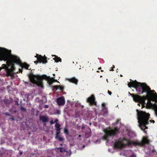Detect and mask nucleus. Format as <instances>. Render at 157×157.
Instances as JSON below:
<instances>
[{
	"label": "nucleus",
	"mask_w": 157,
	"mask_h": 157,
	"mask_svg": "<svg viewBox=\"0 0 157 157\" xmlns=\"http://www.w3.org/2000/svg\"><path fill=\"white\" fill-rule=\"evenodd\" d=\"M35 57H36L37 59L36 61L34 62V63L36 64H37L39 63H47V57L45 56L43 57L41 55H37L35 56Z\"/></svg>",
	"instance_id": "nucleus-9"
},
{
	"label": "nucleus",
	"mask_w": 157,
	"mask_h": 157,
	"mask_svg": "<svg viewBox=\"0 0 157 157\" xmlns=\"http://www.w3.org/2000/svg\"><path fill=\"white\" fill-rule=\"evenodd\" d=\"M101 72H102V71H102V70H101Z\"/></svg>",
	"instance_id": "nucleus-50"
},
{
	"label": "nucleus",
	"mask_w": 157,
	"mask_h": 157,
	"mask_svg": "<svg viewBox=\"0 0 157 157\" xmlns=\"http://www.w3.org/2000/svg\"><path fill=\"white\" fill-rule=\"evenodd\" d=\"M84 128V126H82V129H83Z\"/></svg>",
	"instance_id": "nucleus-42"
},
{
	"label": "nucleus",
	"mask_w": 157,
	"mask_h": 157,
	"mask_svg": "<svg viewBox=\"0 0 157 157\" xmlns=\"http://www.w3.org/2000/svg\"><path fill=\"white\" fill-rule=\"evenodd\" d=\"M129 94L132 97H133V96H134V94H131L129 92Z\"/></svg>",
	"instance_id": "nucleus-35"
},
{
	"label": "nucleus",
	"mask_w": 157,
	"mask_h": 157,
	"mask_svg": "<svg viewBox=\"0 0 157 157\" xmlns=\"http://www.w3.org/2000/svg\"><path fill=\"white\" fill-rule=\"evenodd\" d=\"M155 114H156V116H157V107L155 109Z\"/></svg>",
	"instance_id": "nucleus-33"
},
{
	"label": "nucleus",
	"mask_w": 157,
	"mask_h": 157,
	"mask_svg": "<svg viewBox=\"0 0 157 157\" xmlns=\"http://www.w3.org/2000/svg\"><path fill=\"white\" fill-rule=\"evenodd\" d=\"M101 69V67H99L98 68V70H100Z\"/></svg>",
	"instance_id": "nucleus-44"
},
{
	"label": "nucleus",
	"mask_w": 157,
	"mask_h": 157,
	"mask_svg": "<svg viewBox=\"0 0 157 157\" xmlns=\"http://www.w3.org/2000/svg\"><path fill=\"white\" fill-rule=\"evenodd\" d=\"M21 66L22 68H25L26 69H29V67L30 66L28 64L26 63H22L21 65Z\"/></svg>",
	"instance_id": "nucleus-17"
},
{
	"label": "nucleus",
	"mask_w": 157,
	"mask_h": 157,
	"mask_svg": "<svg viewBox=\"0 0 157 157\" xmlns=\"http://www.w3.org/2000/svg\"><path fill=\"white\" fill-rule=\"evenodd\" d=\"M138 105H139V106L140 105H139V103H138Z\"/></svg>",
	"instance_id": "nucleus-51"
},
{
	"label": "nucleus",
	"mask_w": 157,
	"mask_h": 157,
	"mask_svg": "<svg viewBox=\"0 0 157 157\" xmlns=\"http://www.w3.org/2000/svg\"><path fill=\"white\" fill-rule=\"evenodd\" d=\"M4 114L8 116H10V114L8 112L5 113H4Z\"/></svg>",
	"instance_id": "nucleus-31"
},
{
	"label": "nucleus",
	"mask_w": 157,
	"mask_h": 157,
	"mask_svg": "<svg viewBox=\"0 0 157 157\" xmlns=\"http://www.w3.org/2000/svg\"><path fill=\"white\" fill-rule=\"evenodd\" d=\"M154 94H149V93L148 94H147L146 95H149V96L147 98V99L146 100H144V102H142V108L144 107L145 106H147V107H151L152 105V104L151 102V100L150 98V97H152L154 98L155 101L157 100V99H155L154 96Z\"/></svg>",
	"instance_id": "nucleus-7"
},
{
	"label": "nucleus",
	"mask_w": 157,
	"mask_h": 157,
	"mask_svg": "<svg viewBox=\"0 0 157 157\" xmlns=\"http://www.w3.org/2000/svg\"><path fill=\"white\" fill-rule=\"evenodd\" d=\"M28 77L31 82L41 87H43L42 82V80L43 79H45L50 85L54 82V78H51L50 77H48L45 75L41 76L39 75H35L30 74L28 75Z\"/></svg>",
	"instance_id": "nucleus-2"
},
{
	"label": "nucleus",
	"mask_w": 157,
	"mask_h": 157,
	"mask_svg": "<svg viewBox=\"0 0 157 157\" xmlns=\"http://www.w3.org/2000/svg\"><path fill=\"white\" fill-rule=\"evenodd\" d=\"M149 96V95H146L145 96H144L141 97L139 95L134 94L132 98L134 101L136 102H139L141 104L142 102H144V100H146Z\"/></svg>",
	"instance_id": "nucleus-8"
},
{
	"label": "nucleus",
	"mask_w": 157,
	"mask_h": 157,
	"mask_svg": "<svg viewBox=\"0 0 157 157\" xmlns=\"http://www.w3.org/2000/svg\"><path fill=\"white\" fill-rule=\"evenodd\" d=\"M102 112L103 113V115L105 116L108 114V110L107 108H102Z\"/></svg>",
	"instance_id": "nucleus-18"
},
{
	"label": "nucleus",
	"mask_w": 157,
	"mask_h": 157,
	"mask_svg": "<svg viewBox=\"0 0 157 157\" xmlns=\"http://www.w3.org/2000/svg\"><path fill=\"white\" fill-rule=\"evenodd\" d=\"M108 93L110 95H111L112 94V92L109 90H108Z\"/></svg>",
	"instance_id": "nucleus-37"
},
{
	"label": "nucleus",
	"mask_w": 157,
	"mask_h": 157,
	"mask_svg": "<svg viewBox=\"0 0 157 157\" xmlns=\"http://www.w3.org/2000/svg\"><path fill=\"white\" fill-rule=\"evenodd\" d=\"M104 132L105 134L102 137V139L104 140L108 141L109 137L115 136L119 132V128L116 127L114 129L109 130L106 129H104Z\"/></svg>",
	"instance_id": "nucleus-6"
},
{
	"label": "nucleus",
	"mask_w": 157,
	"mask_h": 157,
	"mask_svg": "<svg viewBox=\"0 0 157 157\" xmlns=\"http://www.w3.org/2000/svg\"><path fill=\"white\" fill-rule=\"evenodd\" d=\"M30 132H29V134H30Z\"/></svg>",
	"instance_id": "nucleus-52"
},
{
	"label": "nucleus",
	"mask_w": 157,
	"mask_h": 157,
	"mask_svg": "<svg viewBox=\"0 0 157 157\" xmlns=\"http://www.w3.org/2000/svg\"><path fill=\"white\" fill-rule=\"evenodd\" d=\"M114 68H115V66H114V65H113V66L111 67V68H112V69H110V71H114V70L113 69Z\"/></svg>",
	"instance_id": "nucleus-32"
},
{
	"label": "nucleus",
	"mask_w": 157,
	"mask_h": 157,
	"mask_svg": "<svg viewBox=\"0 0 157 157\" xmlns=\"http://www.w3.org/2000/svg\"><path fill=\"white\" fill-rule=\"evenodd\" d=\"M7 51V49L3 48L0 47V61L4 60L6 59V57L4 58L5 52Z\"/></svg>",
	"instance_id": "nucleus-11"
},
{
	"label": "nucleus",
	"mask_w": 157,
	"mask_h": 157,
	"mask_svg": "<svg viewBox=\"0 0 157 157\" xmlns=\"http://www.w3.org/2000/svg\"><path fill=\"white\" fill-rule=\"evenodd\" d=\"M50 123L51 124H54V122H53L52 120L50 122Z\"/></svg>",
	"instance_id": "nucleus-34"
},
{
	"label": "nucleus",
	"mask_w": 157,
	"mask_h": 157,
	"mask_svg": "<svg viewBox=\"0 0 157 157\" xmlns=\"http://www.w3.org/2000/svg\"><path fill=\"white\" fill-rule=\"evenodd\" d=\"M121 76L122 77V75H121V76Z\"/></svg>",
	"instance_id": "nucleus-49"
},
{
	"label": "nucleus",
	"mask_w": 157,
	"mask_h": 157,
	"mask_svg": "<svg viewBox=\"0 0 157 157\" xmlns=\"http://www.w3.org/2000/svg\"><path fill=\"white\" fill-rule=\"evenodd\" d=\"M39 119L40 121L43 123L44 125H46V123L49 121V118L47 116H40L39 117Z\"/></svg>",
	"instance_id": "nucleus-13"
},
{
	"label": "nucleus",
	"mask_w": 157,
	"mask_h": 157,
	"mask_svg": "<svg viewBox=\"0 0 157 157\" xmlns=\"http://www.w3.org/2000/svg\"><path fill=\"white\" fill-rule=\"evenodd\" d=\"M57 137L56 138V135L55 138L58 139L59 141H62L64 140V139L63 137H60L59 134L58 135Z\"/></svg>",
	"instance_id": "nucleus-21"
},
{
	"label": "nucleus",
	"mask_w": 157,
	"mask_h": 157,
	"mask_svg": "<svg viewBox=\"0 0 157 157\" xmlns=\"http://www.w3.org/2000/svg\"><path fill=\"white\" fill-rule=\"evenodd\" d=\"M19 72H21V73H22V69H19Z\"/></svg>",
	"instance_id": "nucleus-40"
},
{
	"label": "nucleus",
	"mask_w": 157,
	"mask_h": 157,
	"mask_svg": "<svg viewBox=\"0 0 157 157\" xmlns=\"http://www.w3.org/2000/svg\"><path fill=\"white\" fill-rule=\"evenodd\" d=\"M49 107V106L48 105H45L44 106V108H48Z\"/></svg>",
	"instance_id": "nucleus-36"
},
{
	"label": "nucleus",
	"mask_w": 157,
	"mask_h": 157,
	"mask_svg": "<svg viewBox=\"0 0 157 157\" xmlns=\"http://www.w3.org/2000/svg\"><path fill=\"white\" fill-rule=\"evenodd\" d=\"M54 59L56 62L61 61V59L60 57L56 56H55V57L54 58Z\"/></svg>",
	"instance_id": "nucleus-20"
},
{
	"label": "nucleus",
	"mask_w": 157,
	"mask_h": 157,
	"mask_svg": "<svg viewBox=\"0 0 157 157\" xmlns=\"http://www.w3.org/2000/svg\"><path fill=\"white\" fill-rule=\"evenodd\" d=\"M5 69L6 72V75H11V71L9 70V66L8 64H3L2 67L0 69V71L2 69Z\"/></svg>",
	"instance_id": "nucleus-12"
},
{
	"label": "nucleus",
	"mask_w": 157,
	"mask_h": 157,
	"mask_svg": "<svg viewBox=\"0 0 157 157\" xmlns=\"http://www.w3.org/2000/svg\"><path fill=\"white\" fill-rule=\"evenodd\" d=\"M102 108H106L105 107V104L104 103H103L102 104Z\"/></svg>",
	"instance_id": "nucleus-29"
},
{
	"label": "nucleus",
	"mask_w": 157,
	"mask_h": 157,
	"mask_svg": "<svg viewBox=\"0 0 157 157\" xmlns=\"http://www.w3.org/2000/svg\"><path fill=\"white\" fill-rule=\"evenodd\" d=\"M61 128H60H60H57L56 129V130L57 131V132L56 134V138L57 137L58 135H59L60 134V130H61Z\"/></svg>",
	"instance_id": "nucleus-22"
},
{
	"label": "nucleus",
	"mask_w": 157,
	"mask_h": 157,
	"mask_svg": "<svg viewBox=\"0 0 157 157\" xmlns=\"http://www.w3.org/2000/svg\"><path fill=\"white\" fill-rule=\"evenodd\" d=\"M60 125L58 123H56L55 125V127L56 128H60Z\"/></svg>",
	"instance_id": "nucleus-27"
},
{
	"label": "nucleus",
	"mask_w": 157,
	"mask_h": 157,
	"mask_svg": "<svg viewBox=\"0 0 157 157\" xmlns=\"http://www.w3.org/2000/svg\"><path fill=\"white\" fill-rule=\"evenodd\" d=\"M141 143L137 141H130L125 138L121 139L116 141L114 144V147L117 148H122L127 145L131 146L133 145L134 146H141Z\"/></svg>",
	"instance_id": "nucleus-5"
},
{
	"label": "nucleus",
	"mask_w": 157,
	"mask_h": 157,
	"mask_svg": "<svg viewBox=\"0 0 157 157\" xmlns=\"http://www.w3.org/2000/svg\"><path fill=\"white\" fill-rule=\"evenodd\" d=\"M141 143V146H144L145 144H149V140L146 138L144 137Z\"/></svg>",
	"instance_id": "nucleus-15"
},
{
	"label": "nucleus",
	"mask_w": 157,
	"mask_h": 157,
	"mask_svg": "<svg viewBox=\"0 0 157 157\" xmlns=\"http://www.w3.org/2000/svg\"><path fill=\"white\" fill-rule=\"evenodd\" d=\"M11 119H12V120H14V119H15L14 117H12L11 118Z\"/></svg>",
	"instance_id": "nucleus-41"
},
{
	"label": "nucleus",
	"mask_w": 157,
	"mask_h": 157,
	"mask_svg": "<svg viewBox=\"0 0 157 157\" xmlns=\"http://www.w3.org/2000/svg\"><path fill=\"white\" fill-rule=\"evenodd\" d=\"M58 121V119H56L55 120V121L54 122V123H57V122Z\"/></svg>",
	"instance_id": "nucleus-38"
},
{
	"label": "nucleus",
	"mask_w": 157,
	"mask_h": 157,
	"mask_svg": "<svg viewBox=\"0 0 157 157\" xmlns=\"http://www.w3.org/2000/svg\"><path fill=\"white\" fill-rule=\"evenodd\" d=\"M87 102L89 103L90 106H92L93 105H97V102L95 101L94 96L93 94L91 95L90 97L87 98Z\"/></svg>",
	"instance_id": "nucleus-10"
},
{
	"label": "nucleus",
	"mask_w": 157,
	"mask_h": 157,
	"mask_svg": "<svg viewBox=\"0 0 157 157\" xmlns=\"http://www.w3.org/2000/svg\"><path fill=\"white\" fill-rule=\"evenodd\" d=\"M81 135H78V137H81Z\"/></svg>",
	"instance_id": "nucleus-43"
},
{
	"label": "nucleus",
	"mask_w": 157,
	"mask_h": 157,
	"mask_svg": "<svg viewBox=\"0 0 157 157\" xmlns=\"http://www.w3.org/2000/svg\"><path fill=\"white\" fill-rule=\"evenodd\" d=\"M59 89L62 91H63L64 89V87L62 86L59 85Z\"/></svg>",
	"instance_id": "nucleus-26"
},
{
	"label": "nucleus",
	"mask_w": 157,
	"mask_h": 157,
	"mask_svg": "<svg viewBox=\"0 0 157 157\" xmlns=\"http://www.w3.org/2000/svg\"><path fill=\"white\" fill-rule=\"evenodd\" d=\"M11 52V50H8L7 49V51L5 52L4 54V58L6 57V59L4 61H6V63L9 67H11L10 68H9V70L11 72V75H7V76H12L13 75L15 69L14 64L16 63L17 64H20L21 63L19 58L17 56L12 55Z\"/></svg>",
	"instance_id": "nucleus-1"
},
{
	"label": "nucleus",
	"mask_w": 157,
	"mask_h": 157,
	"mask_svg": "<svg viewBox=\"0 0 157 157\" xmlns=\"http://www.w3.org/2000/svg\"><path fill=\"white\" fill-rule=\"evenodd\" d=\"M121 119H117L115 122L113 123L114 125H117L120 122Z\"/></svg>",
	"instance_id": "nucleus-25"
},
{
	"label": "nucleus",
	"mask_w": 157,
	"mask_h": 157,
	"mask_svg": "<svg viewBox=\"0 0 157 157\" xmlns=\"http://www.w3.org/2000/svg\"><path fill=\"white\" fill-rule=\"evenodd\" d=\"M152 122H154V120H152Z\"/></svg>",
	"instance_id": "nucleus-48"
},
{
	"label": "nucleus",
	"mask_w": 157,
	"mask_h": 157,
	"mask_svg": "<svg viewBox=\"0 0 157 157\" xmlns=\"http://www.w3.org/2000/svg\"><path fill=\"white\" fill-rule=\"evenodd\" d=\"M59 85H56L53 86L52 87V90L55 91H56L59 89Z\"/></svg>",
	"instance_id": "nucleus-23"
},
{
	"label": "nucleus",
	"mask_w": 157,
	"mask_h": 157,
	"mask_svg": "<svg viewBox=\"0 0 157 157\" xmlns=\"http://www.w3.org/2000/svg\"><path fill=\"white\" fill-rule=\"evenodd\" d=\"M68 80L70 82L73 83L77 84L78 83V80L76 79L75 77H73L71 78L68 79Z\"/></svg>",
	"instance_id": "nucleus-16"
},
{
	"label": "nucleus",
	"mask_w": 157,
	"mask_h": 157,
	"mask_svg": "<svg viewBox=\"0 0 157 157\" xmlns=\"http://www.w3.org/2000/svg\"><path fill=\"white\" fill-rule=\"evenodd\" d=\"M135 86L134 87L136 88V91L140 94H142L144 93H146L147 94H154V96L155 99H157V94L154 90H151L149 86L144 83H140L138 82L135 83H134Z\"/></svg>",
	"instance_id": "nucleus-4"
},
{
	"label": "nucleus",
	"mask_w": 157,
	"mask_h": 157,
	"mask_svg": "<svg viewBox=\"0 0 157 157\" xmlns=\"http://www.w3.org/2000/svg\"><path fill=\"white\" fill-rule=\"evenodd\" d=\"M19 153L21 155H22L23 154V152L21 151H19Z\"/></svg>",
	"instance_id": "nucleus-39"
},
{
	"label": "nucleus",
	"mask_w": 157,
	"mask_h": 157,
	"mask_svg": "<svg viewBox=\"0 0 157 157\" xmlns=\"http://www.w3.org/2000/svg\"><path fill=\"white\" fill-rule=\"evenodd\" d=\"M131 81H132V82L128 83V85L129 87H131L132 86L134 87L135 86L134 85V83H136L137 81L136 80L134 81H133L132 80H131Z\"/></svg>",
	"instance_id": "nucleus-19"
},
{
	"label": "nucleus",
	"mask_w": 157,
	"mask_h": 157,
	"mask_svg": "<svg viewBox=\"0 0 157 157\" xmlns=\"http://www.w3.org/2000/svg\"><path fill=\"white\" fill-rule=\"evenodd\" d=\"M152 122H154V120H152Z\"/></svg>",
	"instance_id": "nucleus-47"
},
{
	"label": "nucleus",
	"mask_w": 157,
	"mask_h": 157,
	"mask_svg": "<svg viewBox=\"0 0 157 157\" xmlns=\"http://www.w3.org/2000/svg\"><path fill=\"white\" fill-rule=\"evenodd\" d=\"M59 149H60V151L61 152H63V149L62 147H59L58 148Z\"/></svg>",
	"instance_id": "nucleus-30"
},
{
	"label": "nucleus",
	"mask_w": 157,
	"mask_h": 157,
	"mask_svg": "<svg viewBox=\"0 0 157 157\" xmlns=\"http://www.w3.org/2000/svg\"><path fill=\"white\" fill-rule=\"evenodd\" d=\"M55 81H56V82H58V81H57V80H55Z\"/></svg>",
	"instance_id": "nucleus-46"
},
{
	"label": "nucleus",
	"mask_w": 157,
	"mask_h": 157,
	"mask_svg": "<svg viewBox=\"0 0 157 157\" xmlns=\"http://www.w3.org/2000/svg\"><path fill=\"white\" fill-rule=\"evenodd\" d=\"M57 102L59 105H64L65 103L64 97H62L58 98L57 99Z\"/></svg>",
	"instance_id": "nucleus-14"
},
{
	"label": "nucleus",
	"mask_w": 157,
	"mask_h": 157,
	"mask_svg": "<svg viewBox=\"0 0 157 157\" xmlns=\"http://www.w3.org/2000/svg\"><path fill=\"white\" fill-rule=\"evenodd\" d=\"M138 122L139 126L141 129L146 133V129L148 128L146 125L149 123V119L150 114L143 111H139L136 109Z\"/></svg>",
	"instance_id": "nucleus-3"
},
{
	"label": "nucleus",
	"mask_w": 157,
	"mask_h": 157,
	"mask_svg": "<svg viewBox=\"0 0 157 157\" xmlns=\"http://www.w3.org/2000/svg\"><path fill=\"white\" fill-rule=\"evenodd\" d=\"M97 72H99V71H97Z\"/></svg>",
	"instance_id": "nucleus-45"
},
{
	"label": "nucleus",
	"mask_w": 157,
	"mask_h": 157,
	"mask_svg": "<svg viewBox=\"0 0 157 157\" xmlns=\"http://www.w3.org/2000/svg\"><path fill=\"white\" fill-rule=\"evenodd\" d=\"M64 132L65 133V134H66L67 135H69V131H68V129L66 128H64Z\"/></svg>",
	"instance_id": "nucleus-24"
},
{
	"label": "nucleus",
	"mask_w": 157,
	"mask_h": 157,
	"mask_svg": "<svg viewBox=\"0 0 157 157\" xmlns=\"http://www.w3.org/2000/svg\"><path fill=\"white\" fill-rule=\"evenodd\" d=\"M21 110L23 111H26V109L25 108L23 107H22L21 108Z\"/></svg>",
	"instance_id": "nucleus-28"
}]
</instances>
